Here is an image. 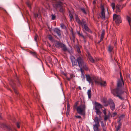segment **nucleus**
Listing matches in <instances>:
<instances>
[{"label":"nucleus","instance_id":"f257e3e1","mask_svg":"<svg viewBox=\"0 0 131 131\" xmlns=\"http://www.w3.org/2000/svg\"><path fill=\"white\" fill-rule=\"evenodd\" d=\"M124 85L123 80H118L117 83V88L111 91V93L113 95L115 96L118 97L122 100H124V97L126 96L127 95L126 92L122 89V86Z\"/></svg>","mask_w":131,"mask_h":131},{"label":"nucleus","instance_id":"f03ea898","mask_svg":"<svg viewBox=\"0 0 131 131\" xmlns=\"http://www.w3.org/2000/svg\"><path fill=\"white\" fill-rule=\"evenodd\" d=\"M77 61L79 67H83V69L86 71H88L89 70L87 64L84 62L82 56H79L77 59Z\"/></svg>","mask_w":131,"mask_h":131},{"label":"nucleus","instance_id":"7ed1b4c3","mask_svg":"<svg viewBox=\"0 0 131 131\" xmlns=\"http://www.w3.org/2000/svg\"><path fill=\"white\" fill-rule=\"evenodd\" d=\"M86 109V106L85 102H84V103L82 104L78 107L77 110L78 113L81 115H83L85 114V111Z\"/></svg>","mask_w":131,"mask_h":131},{"label":"nucleus","instance_id":"20e7f679","mask_svg":"<svg viewBox=\"0 0 131 131\" xmlns=\"http://www.w3.org/2000/svg\"><path fill=\"white\" fill-rule=\"evenodd\" d=\"M55 5L56 8H59V10L60 12L63 13L64 12L65 9L63 3L59 2L56 3Z\"/></svg>","mask_w":131,"mask_h":131},{"label":"nucleus","instance_id":"39448f33","mask_svg":"<svg viewBox=\"0 0 131 131\" xmlns=\"http://www.w3.org/2000/svg\"><path fill=\"white\" fill-rule=\"evenodd\" d=\"M95 124L93 125V128L94 131H100L99 127L100 126L98 117L96 116L95 117L94 120Z\"/></svg>","mask_w":131,"mask_h":131},{"label":"nucleus","instance_id":"423d86ee","mask_svg":"<svg viewBox=\"0 0 131 131\" xmlns=\"http://www.w3.org/2000/svg\"><path fill=\"white\" fill-rule=\"evenodd\" d=\"M96 84L100 85L101 86H104L106 85V83L105 81H103L102 80L97 78L94 77L93 78Z\"/></svg>","mask_w":131,"mask_h":131},{"label":"nucleus","instance_id":"0eeeda50","mask_svg":"<svg viewBox=\"0 0 131 131\" xmlns=\"http://www.w3.org/2000/svg\"><path fill=\"white\" fill-rule=\"evenodd\" d=\"M102 107V105L100 103L97 102H96L95 106V112L97 114L99 115L100 117V115H101L102 112L100 111V108Z\"/></svg>","mask_w":131,"mask_h":131},{"label":"nucleus","instance_id":"6e6552de","mask_svg":"<svg viewBox=\"0 0 131 131\" xmlns=\"http://www.w3.org/2000/svg\"><path fill=\"white\" fill-rule=\"evenodd\" d=\"M113 19L114 20H115V22L117 24H119L122 22L120 16L117 15L116 14H114L113 15Z\"/></svg>","mask_w":131,"mask_h":131},{"label":"nucleus","instance_id":"1a4fd4ad","mask_svg":"<svg viewBox=\"0 0 131 131\" xmlns=\"http://www.w3.org/2000/svg\"><path fill=\"white\" fill-rule=\"evenodd\" d=\"M70 59L72 67H77L78 62L77 61V59H75V57L73 56H71L70 57Z\"/></svg>","mask_w":131,"mask_h":131},{"label":"nucleus","instance_id":"9d476101","mask_svg":"<svg viewBox=\"0 0 131 131\" xmlns=\"http://www.w3.org/2000/svg\"><path fill=\"white\" fill-rule=\"evenodd\" d=\"M108 103L111 110L112 111H114L115 107V105L114 102L112 100H110L108 101Z\"/></svg>","mask_w":131,"mask_h":131},{"label":"nucleus","instance_id":"9b49d317","mask_svg":"<svg viewBox=\"0 0 131 131\" xmlns=\"http://www.w3.org/2000/svg\"><path fill=\"white\" fill-rule=\"evenodd\" d=\"M101 17L102 19H105V9L104 7L102 6H101Z\"/></svg>","mask_w":131,"mask_h":131},{"label":"nucleus","instance_id":"f8f14e48","mask_svg":"<svg viewBox=\"0 0 131 131\" xmlns=\"http://www.w3.org/2000/svg\"><path fill=\"white\" fill-rule=\"evenodd\" d=\"M63 44L61 42L56 41L55 42V45L56 47L60 48H62V46L63 45Z\"/></svg>","mask_w":131,"mask_h":131},{"label":"nucleus","instance_id":"ddd939ff","mask_svg":"<svg viewBox=\"0 0 131 131\" xmlns=\"http://www.w3.org/2000/svg\"><path fill=\"white\" fill-rule=\"evenodd\" d=\"M54 31L57 34L59 37H61V31L58 28H55L54 29Z\"/></svg>","mask_w":131,"mask_h":131},{"label":"nucleus","instance_id":"4468645a","mask_svg":"<svg viewBox=\"0 0 131 131\" xmlns=\"http://www.w3.org/2000/svg\"><path fill=\"white\" fill-rule=\"evenodd\" d=\"M121 117L120 116L119 117V119L118 121L117 122L118 124V125L117 126V127H116V126L115 127V128H116V131H118L119 129H120L121 128V126L122 124L120 122V121H121Z\"/></svg>","mask_w":131,"mask_h":131},{"label":"nucleus","instance_id":"2eb2a0df","mask_svg":"<svg viewBox=\"0 0 131 131\" xmlns=\"http://www.w3.org/2000/svg\"><path fill=\"white\" fill-rule=\"evenodd\" d=\"M88 57L90 61L92 63H94L95 60L93 58L92 56H91V54L89 53H88Z\"/></svg>","mask_w":131,"mask_h":131},{"label":"nucleus","instance_id":"dca6fc26","mask_svg":"<svg viewBox=\"0 0 131 131\" xmlns=\"http://www.w3.org/2000/svg\"><path fill=\"white\" fill-rule=\"evenodd\" d=\"M86 80L90 83L92 82V79L91 78L89 74H86L85 75Z\"/></svg>","mask_w":131,"mask_h":131},{"label":"nucleus","instance_id":"f3484780","mask_svg":"<svg viewBox=\"0 0 131 131\" xmlns=\"http://www.w3.org/2000/svg\"><path fill=\"white\" fill-rule=\"evenodd\" d=\"M121 6V5H120L117 4L116 5L115 8H116L117 13L119 12H121V9L120 8Z\"/></svg>","mask_w":131,"mask_h":131},{"label":"nucleus","instance_id":"a211bd4d","mask_svg":"<svg viewBox=\"0 0 131 131\" xmlns=\"http://www.w3.org/2000/svg\"><path fill=\"white\" fill-rule=\"evenodd\" d=\"M79 24L81 25L82 26H84L87 25L86 22L85 20L84 19H82V21H81V23H80Z\"/></svg>","mask_w":131,"mask_h":131},{"label":"nucleus","instance_id":"6ab92c4d","mask_svg":"<svg viewBox=\"0 0 131 131\" xmlns=\"http://www.w3.org/2000/svg\"><path fill=\"white\" fill-rule=\"evenodd\" d=\"M75 18L76 19V21L77 22V23L79 24L81 23V21L77 15H75Z\"/></svg>","mask_w":131,"mask_h":131},{"label":"nucleus","instance_id":"aec40b11","mask_svg":"<svg viewBox=\"0 0 131 131\" xmlns=\"http://www.w3.org/2000/svg\"><path fill=\"white\" fill-rule=\"evenodd\" d=\"M84 27L85 29V30L86 31L88 32H91V31L90 29L88 27L87 25H86V26H84Z\"/></svg>","mask_w":131,"mask_h":131},{"label":"nucleus","instance_id":"412c9836","mask_svg":"<svg viewBox=\"0 0 131 131\" xmlns=\"http://www.w3.org/2000/svg\"><path fill=\"white\" fill-rule=\"evenodd\" d=\"M126 19L128 21L129 25L130 26V24L131 23V18L128 16H127Z\"/></svg>","mask_w":131,"mask_h":131},{"label":"nucleus","instance_id":"4be33fe9","mask_svg":"<svg viewBox=\"0 0 131 131\" xmlns=\"http://www.w3.org/2000/svg\"><path fill=\"white\" fill-rule=\"evenodd\" d=\"M87 94L88 95V97L89 99H90L91 96V92L90 89L87 92Z\"/></svg>","mask_w":131,"mask_h":131},{"label":"nucleus","instance_id":"5701e85b","mask_svg":"<svg viewBox=\"0 0 131 131\" xmlns=\"http://www.w3.org/2000/svg\"><path fill=\"white\" fill-rule=\"evenodd\" d=\"M75 76L73 74H70V78L67 77V80L68 81H70L71 79L73 77H75Z\"/></svg>","mask_w":131,"mask_h":131},{"label":"nucleus","instance_id":"b1692460","mask_svg":"<svg viewBox=\"0 0 131 131\" xmlns=\"http://www.w3.org/2000/svg\"><path fill=\"white\" fill-rule=\"evenodd\" d=\"M77 32L79 36L82 37L84 39H85V37L83 35L82 33H81L80 31H77Z\"/></svg>","mask_w":131,"mask_h":131},{"label":"nucleus","instance_id":"393cba45","mask_svg":"<svg viewBox=\"0 0 131 131\" xmlns=\"http://www.w3.org/2000/svg\"><path fill=\"white\" fill-rule=\"evenodd\" d=\"M113 49V47L111 45H109L108 46V51L109 52H111L112 51Z\"/></svg>","mask_w":131,"mask_h":131},{"label":"nucleus","instance_id":"a878e982","mask_svg":"<svg viewBox=\"0 0 131 131\" xmlns=\"http://www.w3.org/2000/svg\"><path fill=\"white\" fill-rule=\"evenodd\" d=\"M62 50H63L64 51H67L68 50L66 46L64 44H63V45L62 46Z\"/></svg>","mask_w":131,"mask_h":131},{"label":"nucleus","instance_id":"bb28decb","mask_svg":"<svg viewBox=\"0 0 131 131\" xmlns=\"http://www.w3.org/2000/svg\"><path fill=\"white\" fill-rule=\"evenodd\" d=\"M48 38L51 41H53L54 40V39L53 37L51 35H49Z\"/></svg>","mask_w":131,"mask_h":131},{"label":"nucleus","instance_id":"cd10ccee","mask_svg":"<svg viewBox=\"0 0 131 131\" xmlns=\"http://www.w3.org/2000/svg\"><path fill=\"white\" fill-rule=\"evenodd\" d=\"M30 53L32 54L36 58H37V54L36 52H31Z\"/></svg>","mask_w":131,"mask_h":131},{"label":"nucleus","instance_id":"c85d7f7f","mask_svg":"<svg viewBox=\"0 0 131 131\" xmlns=\"http://www.w3.org/2000/svg\"><path fill=\"white\" fill-rule=\"evenodd\" d=\"M111 6L112 7L113 10H114L115 8V4L114 3H112L111 4Z\"/></svg>","mask_w":131,"mask_h":131},{"label":"nucleus","instance_id":"c756f323","mask_svg":"<svg viewBox=\"0 0 131 131\" xmlns=\"http://www.w3.org/2000/svg\"><path fill=\"white\" fill-rule=\"evenodd\" d=\"M81 10L84 14H86V13L85 10V9L84 8H80Z\"/></svg>","mask_w":131,"mask_h":131},{"label":"nucleus","instance_id":"7c9ffc66","mask_svg":"<svg viewBox=\"0 0 131 131\" xmlns=\"http://www.w3.org/2000/svg\"><path fill=\"white\" fill-rule=\"evenodd\" d=\"M60 26L61 28H62L64 29H66V27L65 26V25L63 23H62L60 25Z\"/></svg>","mask_w":131,"mask_h":131},{"label":"nucleus","instance_id":"2f4dec72","mask_svg":"<svg viewBox=\"0 0 131 131\" xmlns=\"http://www.w3.org/2000/svg\"><path fill=\"white\" fill-rule=\"evenodd\" d=\"M12 87L15 93L17 94H18V92L16 89L15 88L14 86H12Z\"/></svg>","mask_w":131,"mask_h":131},{"label":"nucleus","instance_id":"473e14b6","mask_svg":"<svg viewBox=\"0 0 131 131\" xmlns=\"http://www.w3.org/2000/svg\"><path fill=\"white\" fill-rule=\"evenodd\" d=\"M47 60L48 61L49 63H51L52 59L50 57H48L47 58Z\"/></svg>","mask_w":131,"mask_h":131},{"label":"nucleus","instance_id":"72a5a7b5","mask_svg":"<svg viewBox=\"0 0 131 131\" xmlns=\"http://www.w3.org/2000/svg\"><path fill=\"white\" fill-rule=\"evenodd\" d=\"M26 4L30 8H31V5L30 2L29 1H28L26 2Z\"/></svg>","mask_w":131,"mask_h":131},{"label":"nucleus","instance_id":"f704fd0d","mask_svg":"<svg viewBox=\"0 0 131 131\" xmlns=\"http://www.w3.org/2000/svg\"><path fill=\"white\" fill-rule=\"evenodd\" d=\"M51 19L52 20H54L55 19L56 16L54 15H51Z\"/></svg>","mask_w":131,"mask_h":131},{"label":"nucleus","instance_id":"c9c22d12","mask_svg":"<svg viewBox=\"0 0 131 131\" xmlns=\"http://www.w3.org/2000/svg\"><path fill=\"white\" fill-rule=\"evenodd\" d=\"M105 33V30H103L102 31V33L101 35V36H104V35Z\"/></svg>","mask_w":131,"mask_h":131},{"label":"nucleus","instance_id":"e433bc0d","mask_svg":"<svg viewBox=\"0 0 131 131\" xmlns=\"http://www.w3.org/2000/svg\"><path fill=\"white\" fill-rule=\"evenodd\" d=\"M109 117V116H107V115H105V117L104 118V120L105 121H106L107 119Z\"/></svg>","mask_w":131,"mask_h":131},{"label":"nucleus","instance_id":"4c0bfd02","mask_svg":"<svg viewBox=\"0 0 131 131\" xmlns=\"http://www.w3.org/2000/svg\"><path fill=\"white\" fill-rule=\"evenodd\" d=\"M70 105L69 103L68 102L67 104V110H70Z\"/></svg>","mask_w":131,"mask_h":131},{"label":"nucleus","instance_id":"58836bf2","mask_svg":"<svg viewBox=\"0 0 131 131\" xmlns=\"http://www.w3.org/2000/svg\"><path fill=\"white\" fill-rule=\"evenodd\" d=\"M77 50L79 54H80L81 53L80 49L79 47H78L77 48Z\"/></svg>","mask_w":131,"mask_h":131},{"label":"nucleus","instance_id":"ea45409f","mask_svg":"<svg viewBox=\"0 0 131 131\" xmlns=\"http://www.w3.org/2000/svg\"><path fill=\"white\" fill-rule=\"evenodd\" d=\"M70 31L71 32L72 34V36L74 37V33L73 32V29L72 28H71V30H70Z\"/></svg>","mask_w":131,"mask_h":131},{"label":"nucleus","instance_id":"a19ab883","mask_svg":"<svg viewBox=\"0 0 131 131\" xmlns=\"http://www.w3.org/2000/svg\"><path fill=\"white\" fill-rule=\"evenodd\" d=\"M120 78H121V79H119V80H123V78L122 77V75L121 73V72H120Z\"/></svg>","mask_w":131,"mask_h":131},{"label":"nucleus","instance_id":"79ce46f5","mask_svg":"<svg viewBox=\"0 0 131 131\" xmlns=\"http://www.w3.org/2000/svg\"><path fill=\"white\" fill-rule=\"evenodd\" d=\"M69 16H70V19L72 20L73 19V16L71 14H69Z\"/></svg>","mask_w":131,"mask_h":131},{"label":"nucleus","instance_id":"37998d69","mask_svg":"<svg viewBox=\"0 0 131 131\" xmlns=\"http://www.w3.org/2000/svg\"><path fill=\"white\" fill-rule=\"evenodd\" d=\"M39 15L37 13H35L34 14V17L35 18H37L38 17Z\"/></svg>","mask_w":131,"mask_h":131},{"label":"nucleus","instance_id":"c03bdc74","mask_svg":"<svg viewBox=\"0 0 131 131\" xmlns=\"http://www.w3.org/2000/svg\"><path fill=\"white\" fill-rule=\"evenodd\" d=\"M37 37H38V35H36V36H35V37L34 40H35L36 41H37Z\"/></svg>","mask_w":131,"mask_h":131},{"label":"nucleus","instance_id":"a18cd8bd","mask_svg":"<svg viewBox=\"0 0 131 131\" xmlns=\"http://www.w3.org/2000/svg\"><path fill=\"white\" fill-rule=\"evenodd\" d=\"M16 125H17V127L18 128H19L20 127V125H19V123L18 122H17L16 124Z\"/></svg>","mask_w":131,"mask_h":131},{"label":"nucleus","instance_id":"49530a36","mask_svg":"<svg viewBox=\"0 0 131 131\" xmlns=\"http://www.w3.org/2000/svg\"><path fill=\"white\" fill-rule=\"evenodd\" d=\"M35 97L36 101H39V97L37 95V97H36L35 96Z\"/></svg>","mask_w":131,"mask_h":131},{"label":"nucleus","instance_id":"de8ad7c7","mask_svg":"<svg viewBox=\"0 0 131 131\" xmlns=\"http://www.w3.org/2000/svg\"><path fill=\"white\" fill-rule=\"evenodd\" d=\"M117 114V113L116 112L113 113L112 114L113 117H114L116 116V115Z\"/></svg>","mask_w":131,"mask_h":131},{"label":"nucleus","instance_id":"09e8293b","mask_svg":"<svg viewBox=\"0 0 131 131\" xmlns=\"http://www.w3.org/2000/svg\"><path fill=\"white\" fill-rule=\"evenodd\" d=\"M16 79H17V82L18 84H20V82H19V80H18V78L16 76Z\"/></svg>","mask_w":131,"mask_h":131},{"label":"nucleus","instance_id":"8fccbe9b","mask_svg":"<svg viewBox=\"0 0 131 131\" xmlns=\"http://www.w3.org/2000/svg\"><path fill=\"white\" fill-rule=\"evenodd\" d=\"M103 113L104 114V115H106V110H105V109L104 110H103Z\"/></svg>","mask_w":131,"mask_h":131},{"label":"nucleus","instance_id":"3c124183","mask_svg":"<svg viewBox=\"0 0 131 131\" xmlns=\"http://www.w3.org/2000/svg\"><path fill=\"white\" fill-rule=\"evenodd\" d=\"M101 126L102 128L105 127L104 123L103 122H101Z\"/></svg>","mask_w":131,"mask_h":131},{"label":"nucleus","instance_id":"603ef678","mask_svg":"<svg viewBox=\"0 0 131 131\" xmlns=\"http://www.w3.org/2000/svg\"><path fill=\"white\" fill-rule=\"evenodd\" d=\"M102 128L104 131H106V127H103Z\"/></svg>","mask_w":131,"mask_h":131},{"label":"nucleus","instance_id":"864d4df0","mask_svg":"<svg viewBox=\"0 0 131 131\" xmlns=\"http://www.w3.org/2000/svg\"><path fill=\"white\" fill-rule=\"evenodd\" d=\"M75 117L77 118H81V117L80 116H75Z\"/></svg>","mask_w":131,"mask_h":131},{"label":"nucleus","instance_id":"5fc2aeb1","mask_svg":"<svg viewBox=\"0 0 131 131\" xmlns=\"http://www.w3.org/2000/svg\"><path fill=\"white\" fill-rule=\"evenodd\" d=\"M72 40L74 42H75V36L74 35V37L73 36H72Z\"/></svg>","mask_w":131,"mask_h":131},{"label":"nucleus","instance_id":"6e6d98bb","mask_svg":"<svg viewBox=\"0 0 131 131\" xmlns=\"http://www.w3.org/2000/svg\"><path fill=\"white\" fill-rule=\"evenodd\" d=\"M80 68V70L81 71L82 73L83 72V70H82V69L83 68V67H79Z\"/></svg>","mask_w":131,"mask_h":131},{"label":"nucleus","instance_id":"4d7b16f0","mask_svg":"<svg viewBox=\"0 0 131 131\" xmlns=\"http://www.w3.org/2000/svg\"><path fill=\"white\" fill-rule=\"evenodd\" d=\"M96 3V0H95L93 2V4L94 5Z\"/></svg>","mask_w":131,"mask_h":131},{"label":"nucleus","instance_id":"13d9d810","mask_svg":"<svg viewBox=\"0 0 131 131\" xmlns=\"http://www.w3.org/2000/svg\"><path fill=\"white\" fill-rule=\"evenodd\" d=\"M104 36H101V40H103V38H104Z\"/></svg>","mask_w":131,"mask_h":131},{"label":"nucleus","instance_id":"bf43d9fd","mask_svg":"<svg viewBox=\"0 0 131 131\" xmlns=\"http://www.w3.org/2000/svg\"><path fill=\"white\" fill-rule=\"evenodd\" d=\"M82 78L83 79H84V74H82L81 76Z\"/></svg>","mask_w":131,"mask_h":131},{"label":"nucleus","instance_id":"052dcab7","mask_svg":"<svg viewBox=\"0 0 131 131\" xmlns=\"http://www.w3.org/2000/svg\"><path fill=\"white\" fill-rule=\"evenodd\" d=\"M69 112H70V110H67V112H66L67 113H69Z\"/></svg>","mask_w":131,"mask_h":131},{"label":"nucleus","instance_id":"680f3d73","mask_svg":"<svg viewBox=\"0 0 131 131\" xmlns=\"http://www.w3.org/2000/svg\"><path fill=\"white\" fill-rule=\"evenodd\" d=\"M103 103H106V101L105 99H104L103 100Z\"/></svg>","mask_w":131,"mask_h":131},{"label":"nucleus","instance_id":"e2e57ef3","mask_svg":"<svg viewBox=\"0 0 131 131\" xmlns=\"http://www.w3.org/2000/svg\"><path fill=\"white\" fill-rule=\"evenodd\" d=\"M108 105H109V104L108 103V104H104V106H107Z\"/></svg>","mask_w":131,"mask_h":131},{"label":"nucleus","instance_id":"0e129e2a","mask_svg":"<svg viewBox=\"0 0 131 131\" xmlns=\"http://www.w3.org/2000/svg\"><path fill=\"white\" fill-rule=\"evenodd\" d=\"M63 74L64 75V76L66 77V78L67 79V77H67V75L66 74H65V73H64Z\"/></svg>","mask_w":131,"mask_h":131},{"label":"nucleus","instance_id":"69168bd1","mask_svg":"<svg viewBox=\"0 0 131 131\" xmlns=\"http://www.w3.org/2000/svg\"><path fill=\"white\" fill-rule=\"evenodd\" d=\"M69 113H67L66 112V116L67 117H68Z\"/></svg>","mask_w":131,"mask_h":131},{"label":"nucleus","instance_id":"338daca9","mask_svg":"<svg viewBox=\"0 0 131 131\" xmlns=\"http://www.w3.org/2000/svg\"><path fill=\"white\" fill-rule=\"evenodd\" d=\"M122 108H123L124 109H125V106H124V105H122Z\"/></svg>","mask_w":131,"mask_h":131},{"label":"nucleus","instance_id":"774afa93","mask_svg":"<svg viewBox=\"0 0 131 131\" xmlns=\"http://www.w3.org/2000/svg\"><path fill=\"white\" fill-rule=\"evenodd\" d=\"M103 40H101V39H100V40L98 42V43H99L100 42H101V41H102Z\"/></svg>","mask_w":131,"mask_h":131}]
</instances>
